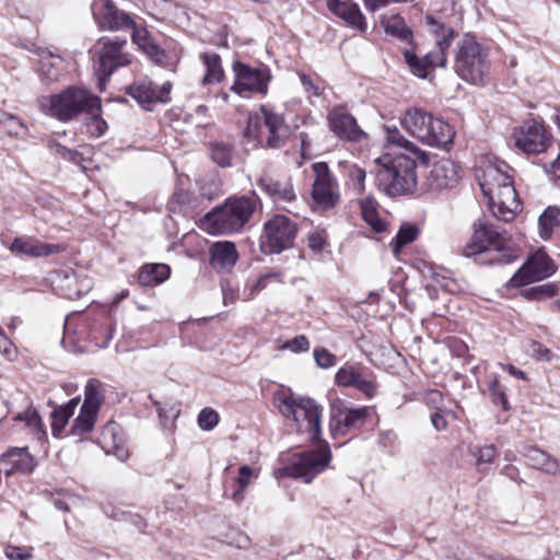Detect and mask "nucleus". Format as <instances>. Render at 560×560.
I'll list each match as a JSON object with an SVG mask.
<instances>
[{"label":"nucleus","mask_w":560,"mask_h":560,"mask_svg":"<svg viewBox=\"0 0 560 560\" xmlns=\"http://www.w3.org/2000/svg\"><path fill=\"white\" fill-rule=\"evenodd\" d=\"M278 401L280 413L285 418H292L300 431L308 433L314 444L318 442L314 450L294 455L291 464L281 469L282 476L300 478L308 483L326 469L331 459L328 444L319 440L323 408L311 398L293 395H282Z\"/></svg>","instance_id":"f257e3e1"},{"label":"nucleus","mask_w":560,"mask_h":560,"mask_svg":"<svg viewBox=\"0 0 560 560\" xmlns=\"http://www.w3.org/2000/svg\"><path fill=\"white\" fill-rule=\"evenodd\" d=\"M476 177L492 214L503 222L514 220L522 210L514 187V170L502 160L488 158L478 166Z\"/></svg>","instance_id":"f03ea898"},{"label":"nucleus","mask_w":560,"mask_h":560,"mask_svg":"<svg viewBox=\"0 0 560 560\" xmlns=\"http://www.w3.org/2000/svg\"><path fill=\"white\" fill-rule=\"evenodd\" d=\"M408 150L409 154L393 153L377 159L380 167L375 184L388 197L411 194L418 183L417 166L429 163V155L424 151L417 147H408Z\"/></svg>","instance_id":"7ed1b4c3"},{"label":"nucleus","mask_w":560,"mask_h":560,"mask_svg":"<svg viewBox=\"0 0 560 560\" xmlns=\"http://www.w3.org/2000/svg\"><path fill=\"white\" fill-rule=\"evenodd\" d=\"M259 199L255 194L229 198L224 205L207 213L202 228L210 234H232L238 232L252 218Z\"/></svg>","instance_id":"20e7f679"},{"label":"nucleus","mask_w":560,"mask_h":560,"mask_svg":"<svg viewBox=\"0 0 560 560\" xmlns=\"http://www.w3.org/2000/svg\"><path fill=\"white\" fill-rule=\"evenodd\" d=\"M487 252H493L490 262L510 264L516 255L510 246V236L505 231H499L485 218L477 219L472 224V235L462 248V255L472 257Z\"/></svg>","instance_id":"39448f33"},{"label":"nucleus","mask_w":560,"mask_h":560,"mask_svg":"<svg viewBox=\"0 0 560 560\" xmlns=\"http://www.w3.org/2000/svg\"><path fill=\"white\" fill-rule=\"evenodd\" d=\"M401 127L423 144L447 149L453 143L455 131L441 118L421 108H409L400 117Z\"/></svg>","instance_id":"423d86ee"},{"label":"nucleus","mask_w":560,"mask_h":560,"mask_svg":"<svg viewBox=\"0 0 560 560\" xmlns=\"http://www.w3.org/2000/svg\"><path fill=\"white\" fill-rule=\"evenodd\" d=\"M39 107L60 121H69L82 113L100 109L101 98L88 90L70 86L58 94L43 96Z\"/></svg>","instance_id":"0eeeda50"},{"label":"nucleus","mask_w":560,"mask_h":560,"mask_svg":"<svg viewBox=\"0 0 560 560\" xmlns=\"http://www.w3.org/2000/svg\"><path fill=\"white\" fill-rule=\"evenodd\" d=\"M290 133L282 114L276 112L268 105H261L259 109L250 115L244 136L248 141H255L264 148H281Z\"/></svg>","instance_id":"6e6552de"},{"label":"nucleus","mask_w":560,"mask_h":560,"mask_svg":"<svg viewBox=\"0 0 560 560\" xmlns=\"http://www.w3.org/2000/svg\"><path fill=\"white\" fill-rule=\"evenodd\" d=\"M427 23L432 26V32L438 36L435 47L425 54L422 58L418 57L412 50L404 51V59L412 74L424 79L430 70L435 67L444 68L447 61V50L454 37V31L440 24L434 18L428 15Z\"/></svg>","instance_id":"1a4fd4ad"},{"label":"nucleus","mask_w":560,"mask_h":560,"mask_svg":"<svg viewBox=\"0 0 560 560\" xmlns=\"http://www.w3.org/2000/svg\"><path fill=\"white\" fill-rule=\"evenodd\" d=\"M490 69L488 51L467 34L457 44L455 71L465 81L482 84Z\"/></svg>","instance_id":"9d476101"},{"label":"nucleus","mask_w":560,"mask_h":560,"mask_svg":"<svg viewBox=\"0 0 560 560\" xmlns=\"http://www.w3.org/2000/svg\"><path fill=\"white\" fill-rule=\"evenodd\" d=\"M298 225L283 214H277L264 224L260 249L264 254H280L294 245Z\"/></svg>","instance_id":"9b49d317"},{"label":"nucleus","mask_w":560,"mask_h":560,"mask_svg":"<svg viewBox=\"0 0 560 560\" xmlns=\"http://www.w3.org/2000/svg\"><path fill=\"white\" fill-rule=\"evenodd\" d=\"M127 40L118 37H101L95 47L94 56L96 62V73L100 81L108 79L113 72L126 67L131 62V56L125 51Z\"/></svg>","instance_id":"f8f14e48"},{"label":"nucleus","mask_w":560,"mask_h":560,"mask_svg":"<svg viewBox=\"0 0 560 560\" xmlns=\"http://www.w3.org/2000/svg\"><path fill=\"white\" fill-rule=\"evenodd\" d=\"M234 83L230 91L242 96L249 97L253 94L266 95L271 79L270 70L266 67H250L242 61L232 65Z\"/></svg>","instance_id":"ddd939ff"},{"label":"nucleus","mask_w":560,"mask_h":560,"mask_svg":"<svg viewBox=\"0 0 560 560\" xmlns=\"http://www.w3.org/2000/svg\"><path fill=\"white\" fill-rule=\"evenodd\" d=\"M315 179L312 187L314 201L325 208H334L340 199L339 185L325 162L313 164Z\"/></svg>","instance_id":"4468645a"},{"label":"nucleus","mask_w":560,"mask_h":560,"mask_svg":"<svg viewBox=\"0 0 560 560\" xmlns=\"http://www.w3.org/2000/svg\"><path fill=\"white\" fill-rule=\"evenodd\" d=\"M371 415L369 407L351 408L343 404L332 405L330 412V432L334 436L347 435L360 430Z\"/></svg>","instance_id":"2eb2a0df"},{"label":"nucleus","mask_w":560,"mask_h":560,"mask_svg":"<svg viewBox=\"0 0 560 560\" xmlns=\"http://www.w3.org/2000/svg\"><path fill=\"white\" fill-rule=\"evenodd\" d=\"M92 14L97 26L103 31H126L135 27V21L113 0H94L91 5Z\"/></svg>","instance_id":"dca6fc26"},{"label":"nucleus","mask_w":560,"mask_h":560,"mask_svg":"<svg viewBox=\"0 0 560 560\" xmlns=\"http://www.w3.org/2000/svg\"><path fill=\"white\" fill-rule=\"evenodd\" d=\"M327 122L330 131L340 140L361 142L368 138L366 132L345 106L332 107L327 114Z\"/></svg>","instance_id":"f3484780"},{"label":"nucleus","mask_w":560,"mask_h":560,"mask_svg":"<svg viewBox=\"0 0 560 560\" xmlns=\"http://www.w3.org/2000/svg\"><path fill=\"white\" fill-rule=\"evenodd\" d=\"M556 267L545 254L533 255L510 279L509 284L517 288L530 282L540 281L553 275Z\"/></svg>","instance_id":"a211bd4d"},{"label":"nucleus","mask_w":560,"mask_h":560,"mask_svg":"<svg viewBox=\"0 0 560 560\" xmlns=\"http://www.w3.org/2000/svg\"><path fill=\"white\" fill-rule=\"evenodd\" d=\"M170 82L163 83L161 86L153 84L148 79L140 80L128 88L127 93L135 98L138 104L145 110H153L158 103H168L171 101Z\"/></svg>","instance_id":"6ab92c4d"},{"label":"nucleus","mask_w":560,"mask_h":560,"mask_svg":"<svg viewBox=\"0 0 560 560\" xmlns=\"http://www.w3.org/2000/svg\"><path fill=\"white\" fill-rule=\"evenodd\" d=\"M515 147L526 154L545 152L549 147V139L544 125L534 120L525 121L515 136Z\"/></svg>","instance_id":"aec40b11"},{"label":"nucleus","mask_w":560,"mask_h":560,"mask_svg":"<svg viewBox=\"0 0 560 560\" xmlns=\"http://www.w3.org/2000/svg\"><path fill=\"white\" fill-rule=\"evenodd\" d=\"M9 249L15 255L38 258L58 254L63 250V247L58 244L44 243L32 236H20L13 240Z\"/></svg>","instance_id":"412c9836"},{"label":"nucleus","mask_w":560,"mask_h":560,"mask_svg":"<svg viewBox=\"0 0 560 560\" xmlns=\"http://www.w3.org/2000/svg\"><path fill=\"white\" fill-rule=\"evenodd\" d=\"M327 7L336 16L343 20L349 26L364 33L368 24L359 5L351 0H328Z\"/></svg>","instance_id":"4be33fe9"},{"label":"nucleus","mask_w":560,"mask_h":560,"mask_svg":"<svg viewBox=\"0 0 560 560\" xmlns=\"http://www.w3.org/2000/svg\"><path fill=\"white\" fill-rule=\"evenodd\" d=\"M237 258L236 247L232 242H215L210 246V264L217 270L231 269Z\"/></svg>","instance_id":"5701e85b"},{"label":"nucleus","mask_w":560,"mask_h":560,"mask_svg":"<svg viewBox=\"0 0 560 560\" xmlns=\"http://www.w3.org/2000/svg\"><path fill=\"white\" fill-rule=\"evenodd\" d=\"M258 187L275 202H291L295 199V192L290 180H278L272 177H261Z\"/></svg>","instance_id":"b1692460"},{"label":"nucleus","mask_w":560,"mask_h":560,"mask_svg":"<svg viewBox=\"0 0 560 560\" xmlns=\"http://www.w3.org/2000/svg\"><path fill=\"white\" fill-rule=\"evenodd\" d=\"M171 276V268L166 264H145L137 275L138 283L142 287H156Z\"/></svg>","instance_id":"393cba45"},{"label":"nucleus","mask_w":560,"mask_h":560,"mask_svg":"<svg viewBox=\"0 0 560 560\" xmlns=\"http://www.w3.org/2000/svg\"><path fill=\"white\" fill-rule=\"evenodd\" d=\"M92 287L93 282L90 277H80L75 271H71L70 273L65 275L61 290L63 291L65 298L69 300H77L86 294Z\"/></svg>","instance_id":"a878e982"},{"label":"nucleus","mask_w":560,"mask_h":560,"mask_svg":"<svg viewBox=\"0 0 560 560\" xmlns=\"http://www.w3.org/2000/svg\"><path fill=\"white\" fill-rule=\"evenodd\" d=\"M431 177L435 182L436 188L446 189L453 187L459 179L457 166L448 160L434 164L431 171Z\"/></svg>","instance_id":"bb28decb"},{"label":"nucleus","mask_w":560,"mask_h":560,"mask_svg":"<svg viewBox=\"0 0 560 560\" xmlns=\"http://www.w3.org/2000/svg\"><path fill=\"white\" fill-rule=\"evenodd\" d=\"M525 459L527 465L535 469L544 470L552 475L560 472L559 462L538 447L532 446L527 448Z\"/></svg>","instance_id":"cd10ccee"},{"label":"nucleus","mask_w":560,"mask_h":560,"mask_svg":"<svg viewBox=\"0 0 560 560\" xmlns=\"http://www.w3.org/2000/svg\"><path fill=\"white\" fill-rule=\"evenodd\" d=\"M80 397L70 399L66 405L56 408L51 415V432L54 436H60L66 428L69 419L73 416L78 405L80 404Z\"/></svg>","instance_id":"c85d7f7f"},{"label":"nucleus","mask_w":560,"mask_h":560,"mask_svg":"<svg viewBox=\"0 0 560 560\" xmlns=\"http://www.w3.org/2000/svg\"><path fill=\"white\" fill-rule=\"evenodd\" d=\"M359 203L362 219L366 222V224L370 225L375 233L385 232L387 224L378 215V203L376 200L373 197L368 196L362 198Z\"/></svg>","instance_id":"c756f323"},{"label":"nucleus","mask_w":560,"mask_h":560,"mask_svg":"<svg viewBox=\"0 0 560 560\" xmlns=\"http://www.w3.org/2000/svg\"><path fill=\"white\" fill-rule=\"evenodd\" d=\"M7 459L12 463V470H18L24 474L33 472L36 467L35 458L27 453L25 448H13L0 456L1 463Z\"/></svg>","instance_id":"7c9ffc66"},{"label":"nucleus","mask_w":560,"mask_h":560,"mask_svg":"<svg viewBox=\"0 0 560 560\" xmlns=\"http://www.w3.org/2000/svg\"><path fill=\"white\" fill-rule=\"evenodd\" d=\"M201 60L206 67V74L202 84L220 83L224 78V70L221 65V58L217 52L207 51L201 55Z\"/></svg>","instance_id":"2f4dec72"},{"label":"nucleus","mask_w":560,"mask_h":560,"mask_svg":"<svg viewBox=\"0 0 560 560\" xmlns=\"http://www.w3.org/2000/svg\"><path fill=\"white\" fill-rule=\"evenodd\" d=\"M63 70V60L51 52L43 51L39 59V73L48 82L59 79Z\"/></svg>","instance_id":"473e14b6"},{"label":"nucleus","mask_w":560,"mask_h":560,"mask_svg":"<svg viewBox=\"0 0 560 560\" xmlns=\"http://www.w3.org/2000/svg\"><path fill=\"white\" fill-rule=\"evenodd\" d=\"M385 33L392 35L402 42L412 43L413 34L412 31L406 25L404 19L394 14L388 18H384L381 21Z\"/></svg>","instance_id":"72a5a7b5"},{"label":"nucleus","mask_w":560,"mask_h":560,"mask_svg":"<svg viewBox=\"0 0 560 560\" xmlns=\"http://www.w3.org/2000/svg\"><path fill=\"white\" fill-rule=\"evenodd\" d=\"M104 399L105 396L102 383L96 380H90L85 385L84 401L81 407L100 412Z\"/></svg>","instance_id":"f704fd0d"},{"label":"nucleus","mask_w":560,"mask_h":560,"mask_svg":"<svg viewBox=\"0 0 560 560\" xmlns=\"http://www.w3.org/2000/svg\"><path fill=\"white\" fill-rule=\"evenodd\" d=\"M97 416L98 412L81 407L70 429V434L81 438L90 433L94 429Z\"/></svg>","instance_id":"c9c22d12"},{"label":"nucleus","mask_w":560,"mask_h":560,"mask_svg":"<svg viewBox=\"0 0 560 560\" xmlns=\"http://www.w3.org/2000/svg\"><path fill=\"white\" fill-rule=\"evenodd\" d=\"M539 235L542 240L550 238L552 230L560 226V206H550L539 217Z\"/></svg>","instance_id":"e433bc0d"},{"label":"nucleus","mask_w":560,"mask_h":560,"mask_svg":"<svg viewBox=\"0 0 560 560\" xmlns=\"http://www.w3.org/2000/svg\"><path fill=\"white\" fill-rule=\"evenodd\" d=\"M210 155L212 161L220 167H229L232 165L234 155V147L230 142L213 141L209 143Z\"/></svg>","instance_id":"4c0bfd02"},{"label":"nucleus","mask_w":560,"mask_h":560,"mask_svg":"<svg viewBox=\"0 0 560 560\" xmlns=\"http://www.w3.org/2000/svg\"><path fill=\"white\" fill-rule=\"evenodd\" d=\"M117 424L115 422H108L102 430V439L104 442V448L107 453L115 450V455L124 460L127 458V451L119 446L121 439L118 436Z\"/></svg>","instance_id":"58836bf2"},{"label":"nucleus","mask_w":560,"mask_h":560,"mask_svg":"<svg viewBox=\"0 0 560 560\" xmlns=\"http://www.w3.org/2000/svg\"><path fill=\"white\" fill-rule=\"evenodd\" d=\"M365 373L361 368L346 364L337 371L335 381L339 386L357 388Z\"/></svg>","instance_id":"ea45409f"},{"label":"nucleus","mask_w":560,"mask_h":560,"mask_svg":"<svg viewBox=\"0 0 560 560\" xmlns=\"http://www.w3.org/2000/svg\"><path fill=\"white\" fill-rule=\"evenodd\" d=\"M13 420L24 422L38 441H42L46 438L44 423L36 410L27 409L26 411L14 416Z\"/></svg>","instance_id":"a19ab883"},{"label":"nucleus","mask_w":560,"mask_h":560,"mask_svg":"<svg viewBox=\"0 0 560 560\" xmlns=\"http://www.w3.org/2000/svg\"><path fill=\"white\" fill-rule=\"evenodd\" d=\"M418 235V230L415 225L408 224L402 225L395 238L392 241L390 245L393 247L394 256L398 257L401 252V248L407 244L413 242Z\"/></svg>","instance_id":"79ce46f5"},{"label":"nucleus","mask_w":560,"mask_h":560,"mask_svg":"<svg viewBox=\"0 0 560 560\" xmlns=\"http://www.w3.org/2000/svg\"><path fill=\"white\" fill-rule=\"evenodd\" d=\"M489 395L491 402L495 406H500L502 410L509 411L511 409L505 386L501 384V382L494 377L489 383Z\"/></svg>","instance_id":"37998d69"},{"label":"nucleus","mask_w":560,"mask_h":560,"mask_svg":"<svg viewBox=\"0 0 560 560\" xmlns=\"http://www.w3.org/2000/svg\"><path fill=\"white\" fill-rule=\"evenodd\" d=\"M254 471L253 469L247 466H241L238 469V477L236 478L235 482L237 485V489L232 493V500L236 503H241L244 499V491L249 483L250 478L253 477Z\"/></svg>","instance_id":"c03bdc74"},{"label":"nucleus","mask_w":560,"mask_h":560,"mask_svg":"<svg viewBox=\"0 0 560 560\" xmlns=\"http://www.w3.org/2000/svg\"><path fill=\"white\" fill-rule=\"evenodd\" d=\"M101 109L102 107L93 110L92 113H88L90 115V118L86 121L88 133L95 138L103 136L107 130V124L101 117Z\"/></svg>","instance_id":"a18cd8bd"},{"label":"nucleus","mask_w":560,"mask_h":560,"mask_svg":"<svg viewBox=\"0 0 560 560\" xmlns=\"http://www.w3.org/2000/svg\"><path fill=\"white\" fill-rule=\"evenodd\" d=\"M299 78L308 98L320 96L324 91V85L319 79L312 78L305 73H300Z\"/></svg>","instance_id":"49530a36"},{"label":"nucleus","mask_w":560,"mask_h":560,"mask_svg":"<svg viewBox=\"0 0 560 560\" xmlns=\"http://www.w3.org/2000/svg\"><path fill=\"white\" fill-rule=\"evenodd\" d=\"M48 147L52 152L74 164H79L83 160L82 154L80 152L72 149H68L54 140L48 141Z\"/></svg>","instance_id":"de8ad7c7"},{"label":"nucleus","mask_w":560,"mask_h":560,"mask_svg":"<svg viewBox=\"0 0 560 560\" xmlns=\"http://www.w3.org/2000/svg\"><path fill=\"white\" fill-rule=\"evenodd\" d=\"M327 246V233L324 230H315L307 235V247L314 254H320Z\"/></svg>","instance_id":"09e8293b"},{"label":"nucleus","mask_w":560,"mask_h":560,"mask_svg":"<svg viewBox=\"0 0 560 560\" xmlns=\"http://www.w3.org/2000/svg\"><path fill=\"white\" fill-rule=\"evenodd\" d=\"M219 423V415L212 408H203L198 415V424L205 431H211Z\"/></svg>","instance_id":"8fccbe9b"},{"label":"nucleus","mask_w":560,"mask_h":560,"mask_svg":"<svg viewBox=\"0 0 560 560\" xmlns=\"http://www.w3.org/2000/svg\"><path fill=\"white\" fill-rule=\"evenodd\" d=\"M474 456L476 457V464L477 466L482 469L483 465H488L493 462V459L497 457V450L494 445H485L482 447H478L474 453Z\"/></svg>","instance_id":"3c124183"},{"label":"nucleus","mask_w":560,"mask_h":560,"mask_svg":"<svg viewBox=\"0 0 560 560\" xmlns=\"http://www.w3.org/2000/svg\"><path fill=\"white\" fill-rule=\"evenodd\" d=\"M314 359L316 361V364L322 369H329L334 366L337 362V358L335 354L329 352L325 348H316L314 349Z\"/></svg>","instance_id":"603ef678"},{"label":"nucleus","mask_w":560,"mask_h":560,"mask_svg":"<svg viewBox=\"0 0 560 560\" xmlns=\"http://www.w3.org/2000/svg\"><path fill=\"white\" fill-rule=\"evenodd\" d=\"M557 288L553 284H540L526 291V296L530 300H540L541 298H551L556 294Z\"/></svg>","instance_id":"864d4df0"},{"label":"nucleus","mask_w":560,"mask_h":560,"mask_svg":"<svg viewBox=\"0 0 560 560\" xmlns=\"http://www.w3.org/2000/svg\"><path fill=\"white\" fill-rule=\"evenodd\" d=\"M387 141L390 144H395L398 148L402 149V153L409 154L408 147H416L413 143H411L409 140L405 139V137L399 132L397 128L390 129L387 128Z\"/></svg>","instance_id":"5fc2aeb1"},{"label":"nucleus","mask_w":560,"mask_h":560,"mask_svg":"<svg viewBox=\"0 0 560 560\" xmlns=\"http://www.w3.org/2000/svg\"><path fill=\"white\" fill-rule=\"evenodd\" d=\"M357 389L361 392L365 397L372 398L377 393V385L374 377L366 372L357 386Z\"/></svg>","instance_id":"6e6d98bb"},{"label":"nucleus","mask_w":560,"mask_h":560,"mask_svg":"<svg viewBox=\"0 0 560 560\" xmlns=\"http://www.w3.org/2000/svg\"><path fill=\"white\" fill-rule=\"evenodd\" d=\"M282 348L292 352H305L310 349V341L304 335H300L288 340Z\"/></svg>","instance_id":"4d7b16f0"},{"label":"nucleus","mask_w":560,"mask_h":560,"mask_svg":"<svg viewBox=\"0 0 560 560\" xmlns=\"http://www.w3.org/2000/svg\"><path fill=\"white\" fill-rule=\"evenodd\" d=\"M200 195L209 200L214 199L220 194V185L215 180H203L199 185Z\"/></svg>","instance_id":"13d9d810"},{"label":"nucleus","mask_w":560,"mask_h":560,"mask_svg":"<svg viewBox=\"0 0 560 560\" xmlns=\"http://www.w3.org/2000/svg\"><path fill=\"white\" fill-rule=\"evenodd\" d=\"M527 352L533 358L541 361H550L552 357L551 351L537 341L530 342Z\"/></svg>","instance_id":"bf43d9fd"},{"label":"nucleus","mask_w":560,"mask_h":560,"mask_svg":"<svg viewBox=\"0 0 560 560\" xmlns=\"http://www.w3.org/2000/svg\"><path fill=\"white\" fill-rule=\"evenodd\" d=\"M4 555L10 560H32V555L18 546H8Z\"/></svg>","instance_id":"052dcab7"},{"label":"nucleus","mask_w":560,"mask_h":560,"mask_svg":"<svg viewBox=\"0 0 560 560\" xmlns=\"http://www.w3.org/2000/svg\"><path fill=\"white\" fill-rule=\"evenodd\" d=\"M132 31V42L137 44L140 48L144 47L147 44L151 42L149 33L145 28H137L135 25Z\"/></svg>","instance_id":"680f3d73"},{"label":"nucleus","mask_w":560,"mask_h":560,"mask_svg":"<svg viewBox=\"0 0 560 560\" xmlns=\"http://www.w3.org/2000/svg\"><path fill=\"white\" fill-rule=\"evenodd\" d=\"M350 178L355 183L358 190L362 192L364 190V182L366 173L363 168L353 166L349 172Z\"/></svg>","instance_id":"e2e57ef3"},{"label":"nucleus","mask_w":560,"mask_h":560,"mask_svg":"<svg viewBox=\"0 0 560 560\" xmlns=\"http://www.w3.org/2000/svg\"><path fill=\"white\" fill-rule=\"evenodd\" d=\"M424 400L428 405L439 409V406L443 402V394L438 389H429L424 393Z\"/></svg>","instance_id":"0e129e2a"},{"label":"nucleus","mask_w":560,"mask_h":560,"mask_svg":"<svg viewBox=\"0 0 560 560\" xmlns=\"http://www.w3.org/2000/svg\"><path fill=\"white\" fill-rule=\"evenodd\" d=\"M152 59L160 61L164 58V51L152 40L141 48Z\"/></svg>","instance_id":"69168bd1"},{"label":"nucleus","mask_w":560,"mask_h":560,"mask_svg":"<svg viewBox=\"0 0 560 560\" xmlns=\"http://www.w3.org/2000/svg\"><path fill=\"white\" fill-rule=\"evenodd\" d=\"M0 352L9 359H11L15 352L13 343L5 336L4 331L0 332Z\"/></svg>","instance_id":"338daca9"},{"label":"nucleus","mask_w":560,"mask_h":560,"mask_svg":"<svg viewBox=\"0 0 560 560\" xmlns=\"http://www.w3.org/2000/svg\"><path fill=\"white\" fill-rule=\"evenodd\" d=\"M3 124L9 127V132L18 135L19 130L23 127V124L14 116L3 114Z\"/></svg>","instance_id":"774afa93"}]
</instances>
